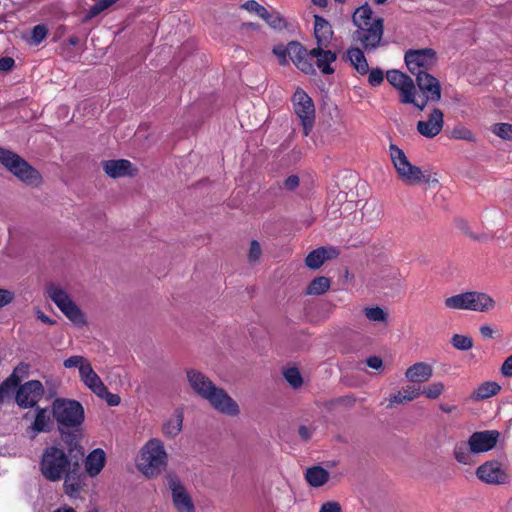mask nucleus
Listing matches in <instances>:
<instances>
[{"instance_id":"nucleus-1","label":"nucleus","mask_w":512,"mask_h":512,"mask_svg":"<svg viewBox=\"0 0 512 512\" xmlns=\"http://www.w3.org/2000/svg\"><path fill=\"white\" fill-rule=\"evenodd\" d=\"M404 60L408 70L416 75L419 89L424 94H427L429 100L438 102L441 99L439 81L434 76L427 73L437 62L436 52L430 48L408 50L405 53Z\"/></svg>"},{"instance_id":"nucleus-2","label":"nucleus","mask_w":512,"mask_h":512,"mask_svg":"<svg viewBox=\"0 0 512 512\" xmlns=\"http://www.w3.org/2000/svg\"><path fill=\"white\" fill-rule=\"evenodd\" d=\"M352 21L357 27L353 33L354 41L358 42L365 51H372L379 47L384 32V21L381 17H373V11L368 4L355 10Z\"/></svg>"},{"instance_id":"nucleus-3","label":"nucleus","mask_w":512,"mask_h":512,"mask_svg":"<svg viewBox=\"0 0 512 512\" xmlns=\"http://www.w3.org/2000/svg\"><path fill=\"white\" fill-rule=\"evenodd\" d=\"M501 437L498 430L473 432L467 441L458 442L454 447L456 461L463 465H474L476 456L493 450Z\"/></svg>"},{"instance_id":"nucleus-4","label":"nucleus","mask_w":512,"mask_h":512,"mask_svg":"<svg viewBox=\"0 0 512 512\" xmlns=\"http://www.w3.org/2000/svg\"><path fill=\"white\" fill-rule=\"evenodd\" d=\"M168 465V453L159 438L148 440L140 450L137 462L139 471L147 478H156Z\"/></svg>"},{"instance_id":"nucleus-5","label":"nucleus","mask_w":512,"mask_h":512,"mask_svg":"<svg viewBox=\"0 0 512 512\" xmlns=\"http://www.w3.org/2000/svg\"><path fill=\"white\" fill-rule=\"evenodd\" d=\"M51 412L62 435L67 430H78L85 420L82 404L73 399L56 398L51 405Z\"/></svg>"},{"instance_id":"nucleus-6","label":"nucleus","mask_w":512,"mask_h":512,"mask_svg":"<svg viewBox=\"0 0 512 512\" xmlns=\"http://www.w3.org/2000/svg\"><path fill=\"white\" fill-rule=\"evenodd\" d=\"M74 462L64 449L57 446H48L41 456L39 469L45 479L56 482L72 469Z\"/></svg>"},{"instance_id":"nucleus-7","label":"nucleus","mask_w":512,"mask_h":512,"mask_svg":"<svg viewBox=\"0 0 512 512\" xmlns=\"http://www.w3.org/2000/svg\"><path fill=\"white\" fill-rule=\"evenodd\" d=\"M0 163L29 186L38 187L42 183L41 174L22 157L10 150L0 148Z\"/></svg>"},{"instance_id":"nucleus-8","label":"nucleus","mask_w":512,"mask_h":512,"mask_svg":"<svg viewBox=\"0 0 512 512\" xmlns=\"http://www.w3.org/2000/svg\"><path fill=\"white\" fill-rule=\"evenodd\" d=\"M389 154L398 177L407 185H417L431 182L430 175H426L421 168L412 165L406 154L395 144H390Z\"/></svg>"},{"instance_id":"nucleus-9","label":"nucleus","mask_w":512,"mask_h":512,"mask_svg":"<svg viewBox=\"0 0 512 512\" xmlns=\"http://www.w3.org/2000/svg\"><path fill=\"white\" fill-rule=\"evenodd\" d=\"M446 308L451 310H471L475 312H487L495 307L494 299L487 293L469 291L453 295L445 299Z\"/></svg>"},{"instance_id":"nucleus-10","label":"nucleus","mask_w":512,"mask_h":512,"mask_svg":"<svg viewBox=\"0 0 512 512\" xmlns=\"http://www.w3.org/2000/svg\"><path fill=\"white\" fill-rule=\"evenodd\" d=\"M49 298L57 308L77 327L86 325L87 320L83 311L73 301L68 292L61 286L49 284L46 287Z\"/></svg>"},{"instance_id":"nucleus-11","label":"nucleus","mask_w":512,"mask_h":512,"mask_svg":"<svg viewBox=\"0 0 512 512\" xmlns=\"http://www.w3.org/2000/svg\"><path fill=\"white\" fill-rule=\"evenodd\" d=\"M293 111L301 122L303 134L308 136L315 123V106L312 98L297 88L292 96Z\"/></svg>"},{"instance_id":"nucleus-12","label":"nucleus","mask_w":512,"mask_h":512,"mask_svg":"<svg viewBox=\"0 0 512 512\" xmlns=\"http://www.w3.org/2000/svg\"><path fill=\"white\" fill-rule=\"evenodd\" d=\"M477 478L489 485H504L510 481L507 468L497 460H489L476 469Z\"/></svg>"},{"instance_id":"nucleus-13","label":"nucleus","mask_w":512,"mask_h":512,"mask_svg":"<svg viewBox=\"0 0 512 512\" xmlns=\"http://www.w3.org/2000/svg\"><path fill=\"white\" fill-rule=\"evenodd\" d=\"M166 481L175 509L178 512H195L194 503L181 480L176 475L169 474Z\"/></svg>"},{"instance_id":"nucleus-14","label":"nucleus","mask_w":512,"mask_h":512,"mask_svg":"<svg viewBox=\"0 0 512 512\" xmlns=\"http://www.w3.org/2000/svg\"><path fill=\"white\" fill-rule=\"evenodd\" d=\"M219 413L228 416H238V403L223 389L215 386L204 398Z\"/></svg>"},{"instance_id":"nucleus-15","label":"nucleus","mask_w":512,"mask_h":512,"mask_svg":"<svg viewBox=\"0 0 512 512\" xmlns=\"http://www.w3.org/2000/svg\"><path fill=\"white\" fill-rule=\"evenodd\" d=\"M44 395V387L38 380H30L20 385L16 392V403L22 408L34 407Z\"/></svg>"},{"instance_id":"nucleus-16","label":"nucleus","mask_w":512,"mask_h":512,"mask_svg":"<svg viewBox=\"0 0 512 512\" xmlns=\"http://www.w3.org/2000/svg\"><path fill=\"white\" fill-rule=\"evenodd\" d=\"M288 56L294 65L305 74L315 73L310 51L308 52L299 42L291 41L288 43Z\"/></svg>"},{"instance_id":"nucleus-17","label":"nucleus","mask_w":512,"mask_h":512,"mask_svg":"<svg viewBox=\"0 0 512 512\" xmlns=\"http://www.w3.org/2000/svg\"><path fill=\"white\" fill-rule=\"evenodd\" d=\"M186 378L193 392L202 399L216 386L208 376L194 368L187 369Z\"/></svg>"},{"instance_id":"nucleus-18","label":"nucleus","mask_w":512,"mask_h":512,"mask_svg":"<svg viewBox=\"0 0 512 512\" xmlns=\"http://www.w3.org/2000/svg\"><path fill=\"white\" fill-rule=\"evenodd\" d=\"M62 479H64V491L68 496H77L82 491L85 486V476L81 472L78 461L74 462L72 469H70Z\"/></svg>"},{"instance_id":"nucleus-19","label":"nucleus","mask_w":512,"mask_h":512,"mask_svg":"<svg viewBox=\"0 0 512 512\" xmlns=\"http://www.w3.org/2000/svg\"><path fill=\"white\" fill-rule=\"evenodd\" d=\"M443 125V113L440 109L435 108L427 120L417 123V131L424 137L433 138L441 132Z\"/></svg>"},{"instance_id":"nucleus-20","label":"nucleus","mask_w":512,"mask_h":512,"mask_svg":"<svg viewBox=\"0 0 512 512\" xmlns=\"http://www.w3.org/2000/svg\"><path fill=\"white\" fill-rule=\"evenodd\" d=\"M102 167L104 172L111 178L133 176L137 171L133 164L126 159L103 161Z\"/></svg>"},{"instance_id":"nucleus-21","label":"nucleus","mask_w":512,"mask_h":512,"mask_svg":"<svg viewBox=\"0 0 512 512\" xmlns=\"http://www.w3.org/2000/svg\"><path fill=\"white\" fill-rule=\"evenodd\" d=\"M328 47H316L310 50L311 59H316V65L323 74L334 73V68L331 66L336 61L337 55L335 52L327 49Z\"/></svg>"},{"instance_id":"nucleus-22","label":"nucleus","mask_w":512,"mask_h":512,"mask_svg":"<svg viewBox=\"0 0 512 512\" xmlns=\"http://www.w3.org/2000/svg\"><path fill=\"white\" fill-rule=\"evenodd\" d=\"M184 421V413L182 410L176 409L170 416L163 420L161 432L168 439L176 438L182 431Z\"/></svg>"},{"instance_id":"nucleus-23","label":"nucleus","mask_w":512,"mask_h":512,"mask_svg":"<svg viewBox=\"0 0 512 512\" xmlns=\"http://www.w3.org/2000/svg\"><path fill=\"white\" fill-rule=\"evenodd\" d=\"M314 35L317 47H328L333 37V30L330 23L323 17L314 16Z\"/></svg>"},{"instance_id":"nucleus-24","label":"nucleus","mask_w":512,"mask_h":512,"mask_svg":"<svg viewBox=\"0 0 512 512\" xmlns=\"http://www.w3.org/2000/svg\"><path fill=\"white\" fill-rule=\"evenodd\" d=\"M433 375V367L426 362H417L407 368L405 378L411 383L427 382Z\"/></svg>"},{"instance_id":"nucleus-25","label":"nucleus","mask_w":512,"mask_h":512,"mask_svg":"<svg viewBox=\"0 0 512 512\" xmlns=\"http://www.w3.org/2000/svg\"><path fill=\"white\" fill-rule=\"evenodd\" d=\"M421 395V387L406 385L401 390L391 394L388 398V407L403 405L417 399Z\"/></svg>"},{"instance_id":"nucleus-26","label":"nucleus","mask_w":512,"mask_h":512,"mask_svg":"<svg viewBox=\"0 0 512 512\" xmlns=\"http://www.w3.org/2000/svg\"><path fill=\"white\" fill-rule=\"evenodd\" d=\"M106 463V453L101 448L92 450L85 459V470L90 477L100 474Z\"/></svg>"},{"instance_id":"nucleus-27","label":"nucleus","mask_w":512,"mask_h":512,"mask_svg":"<svg viewBox=\"0 0 512 512\" xmlns=\"http://www.w3.org/2000/svg\"><path fill=\"white\" fill-rule=\"evenodd\" d=\"M304 476L309 486L313 488L324 486L330 479V473L320 465L307 468Z\"/></svg>"},{"instance_id":"nucleus-28","label":"nucleus","mask_w":512,"mask_h":512,"mask_svg":"<svg viewBox=\"0 0 512 512\" xmlns=\"http://www.w3.org/2000/svg\"><path fill=\"white\" fill-rule=\"evenodd\" d=\"M63 365L68 369L77 368L82 382L95 372L91 363L85 357L79 355L67 358Z\"/></svg>"},{"instance_id":"nucleus-29","label":"nucleus","mask_w":512,"mask_h":512,"mask_svg":"<svg viewBox=\"0 0 512 512\" xmlns=\"http://www.w3.org/2000/svg\"><path fill=\"white\" fill-rule=\"evenodd\" d=\"M346 58L359 74L365 75L369 72L368 62L360 48L354 47L348 49Z\"/></svg>"},{"instance_id":"nucleus-30","label":"nucleus","mask_w":512,"mask_h":512,"mask_svg":"<svg viewBox=\"0 0 512 512\" xmlns=\"http://www.w3.org/2000/svg\"><path fill=\"white\" fill-rule=\"evenodd\" d=\"M52 427V419L50 417V414L45 408H37L36 409V416L35 420L31 425V430L33 431L34 437L36 434L40 432H47Z\"/></svg>"},{"instance_id":"nucleus-31","label":"nucleus","mask_w":512,"mask_h":512,"mask_svg":"<svg viewBox=\"0 0 512 512\" xmlns=\"http://www.w3.org/2000/svg\"><path fill=\"white\" fill-rule=\"evenodd\" d=\"M500 390V385L496 382H484L480 384L471 394V399L475 401L484 400L496 395Z\"/></svg>"},{"instance_id":"nucleus-32","label":"nucleus","mask_w":512,"mask_h":512,"mask_svg":"<svg viewBox=\"0 0 512 512\" xmlns=\"http://www.w3.org/2000/svg\"><path fill=\"white\" fill-rule=\"evenodd\" d=\"M330 287V280L326 277H317L311 281L306 289L308 295H322Z\"/></svg>"},{"instance_id":"nucleus-33","label":"nucleus","mask_w":512,"mask_h":512,"mask_svg":"<svg viewBox=\"0 0 512 512\" xmlns=\"http://www.w3.org/2000/svg\"><path fill=\"white\" fill-rule=\"evenodd\" d=\"M29 371V365L25 363H20L13 371V373L10 375L9 378L6 379L4 382L5 386L8 387H16L22 378L26 377L28 375Z\"/></svg>"},{"instance_id":"nucleus-34","label":"nucleus","mask_w":512,"mask_h":512,"mask_svg":"<svg viewBox=\"0 0 512 512\" xmlns=\"http://www.w3.org/2000/svg\"><path fill=\"white\" fill-rule=\"evenodd\" d=\"M363 313L366 316V318L371 322L386 323L388 320L387 312L379 306L365 307L363 309Z\"/></svg>"},{"instance_id":"nucleus-35","label":"nucleus","mask_w":512,"mask_h":512,"mask_svg":"<svg viewBox=\"0 0 512 512\" xmlns=\"http://www.w3.org/2000/svg\"><path fill=\"white\" fill-rule=\"evenodd\" d=\"M398 91L400 92L401 103H415L416 88L412 78H409L408 81L402 87H400Z\"/></svg>"},{"instance_id":"nucleus-36","label":"nucleus","mask_w":512,"mask_h":512,"mask_svg":"<svg viewBox=\"0 0 512 512\" xmlns=\"http://www.w3.org/2000/svg\"><path fill=\"white\" fill-rule=\"evenodd\" d=\"M262 19L273 29L281 30L287 27L286 20L277 11L269 12L267 10L265 16Z\"/></svg>"},{"instance_id":"nucleus-37","label":"nucleus","mask_w":512,"mask_h":512,"mask_svg":"<svg viewBox=\"0 0 512 512\" xmlns=\"http://www.w3.org/2000/svg\"><path fill=\"white\" fill-rule=\"evenodd\" d=\"M445 391V385L443 382H433L423 389H421V395L423 394L426 398L434 400L439 398Z\"/></svg>"},{"instance_id":"nucleus-38","label":"nucleus","mask_w":512,"mask_h":512,"mask_svg":"<svg viewBox=\"0 0 512 512\" xmlns=\"http://www.w3.org/2000/svg\"><path fill=\"white\" fill-rule=\"evenodd\" d=\"M386 78L394 88L399 90L411 77L398 70H390L386 73Z\"/></svg>"},{"instance_id":"nucleus-39","label":"nucleus","mask_w":512,"mask_h":512,"mask_svg":"<svg viewBox=\"0 0 512 512\" xmlns=\"http://www.w3.org/2000/svg\"><path fill=\"white\" fill-rule=\"evenodd\" d=\"M285 380L290 384L291 387L297 389L302 386L303 379L299 370L295 367H290L283 372Z\"/></svg>"},{"instance_id":"nucleus-40","label":"nucleus","mask_w":512,"mask_h":512,"mask_svg":"<svg viewBox=\"0 0 512 512\" xmlns=\"http://www.w3.org/2000/svg\"><path fill=\"white\" fill-rule=\"evenodd\" d=\"M451 344L457 350L468 351L473 347V340L466 335L454 334L451 338Z\"/></svg>"},{"instance_id":"nucleus-41","label":"nucleus","mask_w":512,"mask_h":512,"mask_svg":"<svg viewBox=\"0 0 512 512\" xmlns=\"http://www.w3.org/2000/svg\"><path fill=\"white\" fill-rule=\"evenodd\" d=\"M91 392H93L95 395L103 389L105 384L101 380V378L98 376L96 372H94L92 375L87 377V379H84L82 382Z\"/></svg>"},{"instance_id":"nucleus-42","label":"nucleus","mask_w":512,"mask_h":512,"mask_svg":"<svg viewBox=\"0 0 512 512\" xmlns=\"http://www.w3.org/2000/svg\"><path fill=\"white\" fill-rule=\"evenodd\" d=\"M240 7L250 13H255L261 19L265 16L266 11H267V9L264 6L260 5L255 0H248V1L244 2L243 4H241Z\"/></svg>"},{"instance_id":"nucleus-43","label":"nucleus","mask_w":512,"mask_h":512,"mask_svg":"<svg viewBox=\"0 0 512 512\" xmlns=\"http://www.w3.org/2000/svg\"><path fill=\"white\" fill-rule=\"evenodd\" d=\"M492 132L497 136L505 140L512 139V124L499 123L495 124L492 128Z\"/></svg>"},{"instance_id":"nucleus-44","label":"nucleus","mask_w":512,"mask_h":512,"mask_svg":"<svg viewBox=\"0 0 512 512\" xmlns=\"http://www.w3.org/2000/svg\"><path fill=\"white\" fill-rule=\"evenodd\" d=\"M47 34H48V29L45 25H42V24L36 25L32 29L30 43L33 45L40 44L46 38Z\"/></svg>"},{"instance_id":"nucleus-45","label":"nucleus","mask_w":512,"mask_h":512,"mask_svg":"<svg viewBox=\"0 0 512 512\" xmlns=\"http://www.w3.org/2000/svg\"><path fill=\"white\" fill-rule=\"evenodd\" d=\"M96 396L101 399H104L109 406H118L121 402L119 395L110 393L106 386L103 387L101 391H99Z\"/></svg>"},{"instance_id":"nucleus-46","label":"nucleus","mask_w":512,"mask_h":512,"mask_svg":"<svg viewBox=\"0 0 512 512\" xmlns=\"http://www.w3.org/2000/svg\"><path fill=\"white\" fill-rule=\"evenodd\" d=\"M451 137L454 139H462L470 142L475 140L473 133L464 126H457L453 128Z\"/></svg>"},{"instance_id":"nucleus-47","label":"nucleus","mask_w":512,"mask_h":512,"mask_svg":"<svg viewBox=\"0 0 512 512\" xmlns=\"http://www.w3.org/2000/svg\"><path fill=\"white\" fill-rule=\"evenodd\" d=\"M118 0H98L89 10V15L91 17L97 16L102 11L106 10L113 4H115Z\"/></svg>"},{"instance_id":"nucleus-48","label":"nucleus","mask_w":512,"mask_h":512,"mask_svg":"<svg viewBox=\"0 0 512 512\" xmlns=\"http://www.w3.org/2000/svg\"><path fill=\"white\" fill-rule=\"evenodd\" d=\"M340 253L341 252L336 247L321 246V247L311 251L307 256H311V257H314V256H337Z\"/></svg>"},{"instance_id":"nucleus-49","label":"nucleus","mask_w":512,"mask_h":512,"mask_svg":"<svg viewBox=\"0 0 512 512\" xmlns=\"http://www.w3.org/2000/svg\"><path fill=\"white\" fill-rule=\"evenodd\" d=\"M384 73L381 69L375 68L369 71L368 82L372 86H378L383 82Z\"/></svg>"},{"instance_id":"nucleus-50","label":"nucleus","mask_w":512,"mask_h":512,"mask_svg":"<svg viewBox=\"0 0 512 512\" xmlns=\"http://www.w3.org/2000/svg\"><path fill=\"white\" fill-rule=\"evenodd\" d=\"M273 53L276 55V57L279 59V62L281 65H286L288 63L287 57L288 56V45H278L274 47Z\"/></svg>"},{"instance_id":"nucleus-51","label":"nucleus","mask_w":512,"mask_h":512,"mask_svg":"<svg viewBox=\"0 0 512 512\" xmlns=\"http://www.w3.org/2000/svg\"><path fill=\"white\" fill-rule=\"evenodd\" d=\"M319 512H342V508L336 501H327L321 505Z\"/></svg>"},{"instance_id":"nucleus-52","label":"nucleus","mask_w":512,"mask_h":512,"mask_svg":"<svg viewBox=\"0 0 512 512\" xmlns=\"http://www.w3.org/2000/svg\"><path fill=\"white\" fill-rule=\"evenodd\" d=\"M14 299V293L7 289H0V308L10 304Z\"/></svg>"},{"instance_id":"nucleus-53","label":"nucleus","mask_w":512,"mask_h":512,"mask_svg":"<svg viewBox=\"0 0 512 512\" xmlns=\"http://www.w3.org/2000/svg\"><path fill=\"white\" fill-rule=\"evenodd\" d=\"M313 432H314V429L312 427L305 426V425L300 426L298 429V434H299L300 438L304 441L310 440L312 438Z\"/></svg>"},{"instance_id":"nucleus-54","label":"nucleus","mask_w":512,"mask_h":512,"mask_svg":"<svg viewBox=\"0 0 512 512\" xmlns=\"http://www.w3.org/2000/svg\"><path fill=\"white\" fill-rule=\"evenodd\" d=\"M501 373L505 377L512 376V354L503 362L501 366Z\"/></svg>"},{"instance_id":"nucleus-55","label":"nucleus","mask_w":512,"mask_h":512,"mask_svg":"<svg viewBox=\"0 0 512 512\" xmlns=\"http://www.w3.org/2000/svg\"><path fill=\"white\" fill-rule=\"evenodd\" d=\"M326 258H305L306 266L311 269H318L324 264Z\"/></svg>"},{"instance_id":"nucleus-56","label":"nucleus","mask_w":512,"mask_h":512,"mask_svg":"<svg viewBox=\"0 0 512 512\" xmlns=\"http://www.w3.org/2000/svg\"><path fill=\"white\" fill-rule=\"evenodd\" d=\"M299 185V178L298 176L296 175H291L289 176L285 182H284V186L286 189L288 190H293L295 189L297 186Z\"/></svg>"},{"instance_id":"nucleus-57","label":"nucleus","mask_w":512,"mask_h":512,"mask_svg":"<svg viewBox=\"0 0 512 512\" xmlns=\"http://www.w3.org/2000/svg\"><path fill=\"white\" fill-rule=\"evenodd\" d=\"M367 365L372 369L379 370L383 366V361L381 358L373 356L367 359Z\"/></svg>"},{"instance_id":"nucleus-58","label":"nucleus","mask_w":512,"mask_h":512,"mask_svg":"<svg viewBox=\"0 0 512 512\" xmlns=\"http://www.w3.org/2000/svg\"><path fill=\"white\" fill-rule=\"evenodd\" d=\"M388 252H389V249L382 242H378V243L373 244V251H371L372 254H377L378 256H381V255L386 254Z\"/></svg>"},{"instance_id":"nucleus-59","label":"nucleus","mask_w":512,"mask_h":512,"mask_svg":"<svg viewBox=\"0 0 512 512\" xmlns=\"http://www.w3.org/2000/svg\"><path fill=\"white\" fill-rule=\"evenodd\" d=\"M262 253L261 246L258 241L253 240L250 244L249 256H260Z\"/></svg>"},{"instance_id":"nucleus-60","label":"nucleus","mask_w":512,"mask_h":512,"mask_svg":"<svg viewBox=\"0 0 512 512\" xmlns=\"http://www.w3.org/2000/svg\"><path fill=\"white\" fill-rule=\"evenodd\" d=\"M14 65V60L10 57H4L0 59V70L7 71Z\"/></svg>"},{"instance_id":"nucleus-61","label":"nucleus","mask_w":512,"mask_h":512,"mask_svg":"<svg viewBox=\"0 0 512 512\" xmlns=\"http://www.w3.org/2000/svg\"><path fill=\"white\" fill-rule=\"evenodd\" d=\"M480 334L487 339L493 338L494 330L490 325H482L479 328Z\"/></svg>"},{"instance_id":"nucleus-62","label":"nucleus","mask_w":512,"mask_h":512,"mask_svg":"<svg viewBox=\"0 0 512 512\" xmlns=\"http://www.w3.org/2000/svg\"><path fill=\"white\" fill-rule=\"evenodd\" d=\"M458 227L463 233L469 235L471 238L478 239V237L471 232L470 227L468 226L467 223L460 222Z\"/></svg>"},{"instance_id":"nucleus-63","label":"nucleus","mask_w":512,"mask_h":512,"mask_svg":"<svg viewBox=\"0 0 512 512\" xmlns=\"http://www.w3.org/2000/svg\"><path fill=\"white\" fill-rule=\"evenodd\" d=\"M36 315H37V318L39 320H41L43 323L45 324H48V325H53L55 323V321H53L51 318H49L47 315H45L43 312H41L40 310H38L36 312Z\"/></svg>"},{"instance_id":"nucleus-64","label":"nucleus","mask_w":512,"mask_h":512,"mask_svg":"<svg viewBox=\"0 0 512 512\" xmlns=\"http://www.w3.org/2000/svg\"><path fill=\"white\" fill-rule=\"evenodd\" d=\"M439 408L441 411H443L445 413H452L453 411L456 410L455 405H448V404H440Z\"/></svg>"}]
</instances>
